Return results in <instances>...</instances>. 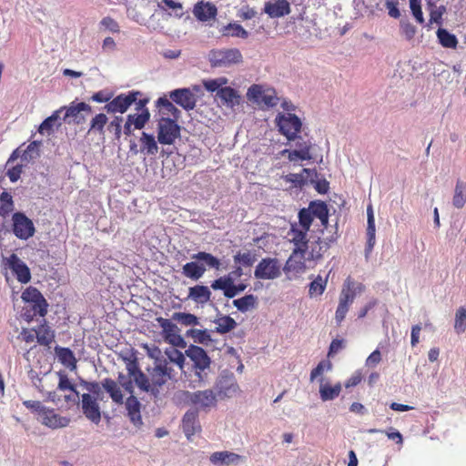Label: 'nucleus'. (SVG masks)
Segmentation results:
<instances>
[{"mask_svg":"<svg viewBox=\"0 0 466 466\" xmlns=\"http://www.w3.org/2000/svg\"><path fill=\"white\" fill-rule=\"evenodd\" d=\"M195 261L187 262L182 267V274L192 280L201 279L207 267L218 270L221 266L220 260L210 253L199 251L191 255Z\"/></svg>","mask_w":466,"mask_h":466,"instance_id":"1","label":"nucleus"},{"mask_svg":"<svg viewBox=\"0 0 466 466\" xmlns=\"http://www.w3.org/2000/svg\"><path fill=\"white\" fill-rule=\"evenodd\" d=\"M150 380L152 382L151 395L154 398H158L160 390L168 381H177V372L169 365L167 360L163 358L156 359L154 366L148 370Z\"/></svg>","mask_w":466,"mask_h":466,"instance_id":"2","label":"nucleus"},{"mask_svg":"<svg viewBox=\"0 0 466 466\" xmlns=\"http://www.w3.org/2000/svg\"><path fill=\"white\" fill-rule=\"evenodd\" d=\"M309 230H305L304 228H299L297 226H292L290 231L289 232V236L290 237V241L295 245V248L292 251L291 256L287 260L283 270L286 272H289L295 268L293 266V259L296 257H299L300 259L305 258V255L308 250V240H307V233Z\"/></svg>","mask_w":466,"mask_h":466,"instance_id":"3","label":"nucleus"},{"mask_svg":"<svg viewBox=\"0 0 466 466\" xmlns=\"http://www.w3.org/2000/svg\"><path fill=\"white\" fill-rule=\"evenodd\" d=\"M193 362L195 375L198 381L202 382L206 380L207 370L210 369L211 360L204 349L196 345H190L185 351Z\"/></svg>","mask_w":466,"mask_h":466,"instance_id":"4","label":"nucleus"},{"mask_svg":"<svg viewBox=\"0 0 466 466\" xmlns=\"http://www.w3.org/2000/svg\"><path fill=\"white\" fill-rule=\"evenodd\" d=\"M168 116H161L157 121V141L161 145H173L180 137V126Z\"/></svg>","mask_w":466,"mask_h":466,"instance_id":"5","label":"nucleus"},{"mask_svg":"<svg viewBox=\"0 0 466 466\" xmlns=\"http://www.w3.org/2000/svg\"><path fill=\"white\" fill-rule=\"evenodd\" d=\"M208 60L214 67H228L242 61V55L237 48L212 50Z\"/></svg>","mask_w":466,"mask_h":466,"instance_id":"6","label":"nucleus"},{"mask_svg":"<svg viewBox=\"0 0 466 466\" xmlns=\"http://www.w3.org/2000/svg\"><path fill=\"white\" fill-rule=\"evenodd\" d=\"M276 123L279 132L289 141L298 137L302 127L299 117L291 113L279 114L276 117Z\"/></svg>","mask_w":466,"mask_h":466,"instance_id":"7","label":"nucleus"},{"mask_svg":"<svg viewBox=\"0 0 466 466\" xmlns=\"http://www.w3.org/2000/svg\"><path fill=\"white\" fill-rule=\"evenodd\" d=\"M12 232L17 238L27 240L35 235V228L25 213L17 211L12 216Z\"/></svg>","mask_w":466,"mask_h":466,"instance_id":"8","label":"nucleus"},{"mask_svg":"<svg viewBox=\"0 0 466 466\" xmlns=\"http://www.w3.org/2000/svg\"><path fill=\"white\" fill-rule=\"evenodd\" d=\"M248 100L253 101L258 105H264L267 107H273L277 106L279 98L275 90L270 88H264L260 85H252L247 92Z\"/></svg>","mask_w":466,"mask_h":466,"instance_id":"9","label":"nucleus"},{"mask_svg":"<svg viewBox=\"0 0 466 466\" xmlns=\"http://www.w3.org/2000/svg\"><path fill=\"white\" fill-rule=\"evenodd\" d=\"M159 327L162 329V335L166 342L171 346L184 349L187 342L178 333V328L170 319L159 317L157 319Z\"/></svg>","mask_w":466,"mask_h":466,"instance_id":"10","label":"nucleus"},{"mask_svg":"<svg viewBox=\"0 0 466 466\" xmlns=\"http://www.w3.org/2000/svg\"><path fill=\"white\" fill-rule=\"evenodd\" d=\"M254 276L258 279H278L281 276V265L277 258H262L255 268Z\"/></svg>","mask_w":466,"mask_h":466,"instance_id":"11","label":"nucleus"},{"mask_svg":"<svg viewBox=\"0 0 466 466\" xmlns=\"http://www.w3.org/2000/svg\"><path fill=\"white\" fill-rule=\"evenodd\" d=\"M140 95L138 91H130L127 94H120L104 106V109L109 114H123L134 104L137 96Z\"/></svg>","mask_w":466,"mask_h":466,"instance_id":"12","label":"nucleus"},{"mask_svg":"<svg viewBox=\"0 0 466 466\" xmlns=\"http://www.w3.org/2000/svg\"><path fill=\"white\" fill-rule=\"evenodd\" d=\"M3 262L5 266L12 271L20 283L26 284L30 281V269L16 254L13 253L8 258H4Z\"/></svg>","mask_w":466,"mask_h":466,"instance_id":"13","label":"nucleus"},{"mask_svg":"<svg viewBox=\"0 0 466 466\" xmlns=\"http://www.w3.org/2000/svg\"><path fill=\"white\" fill-rule=\"evenodd\" d=\"M186 400L199 409H207L216 405L217 396L212 390L184 391Z\"/></svg>","mask_w":466,"mask_h":466,"instance_id":"14","label":"nucleus"},{"mask_svg":"<svg viewBox=\"0 0 466 466\" xmlns=\"http://www.w3.org/2000/svg\"><path fill=\"white\" fill-rule=\"evenodd\" d=\"M25 302L31 303L35 314L45 317L47 313V302L41 292L34 287L26 288L21 296Z\"/></svg>","mask_w":466,"mask_h":466,"instance_id":"15","label":"nucleus"},{"mask_svg":"<svg viewBox=\"0 0 466 466\" xmlns=\"http://www.w3.org/2000/svg\"><path fill=\"white\" fill-rule=\"evenodd\" d=\"M81 408L84 415L95 424L101 420L100 407L97 399L89 393L81 395Z\"/></svg>","mask_w":466,"mask_h":466,"instance_id":"16","label":"nucleus"},{"mask_svg":"<svg viewBox=\"0 0 466 466\" xmlns=\"http://www.w3.org/2000/svg\"><path fill=\"white\" fill-rule=\"evenodd\" d=\"M170 99L187 111L194 109L197 103L195 94L189 88H177L169 92Z\"/></svg>","mask_w":466,"mask_h":466,"instance_id":"17","label":"nucleus"},{"mask_svg":"<svg viewBox=\"0 0 466 466\" xmlns=\"http://www.w3.org/2000/svg\"><path fill=\"white\" fill-rule=\"evenodd\" d=\"M41 423L51 429H58L66 427L70 420L56 413L54 410L45 407L44 410L38 417Z\"/></svg>","mask_w":466,"mask_h":466,"instance_id":"18","label":"nucleus"},{"mask_svg":"<svg viewBox=\"0 0 466 466\" xmlns=\"http://www.w3.org/2000/svg\"><path fill=\"white\" fill-rule=\"evenodd\" d=\"M263 11L270 18H280L289 15L291 11L288 0H269L264 4Z\"/></svg>","mask_w":466,"mask_h":466,"instance_id":"19","label":"nucleus"},{"mask_svg":"<svg viewBox=\"0 0 466 466\" xmlns=\"http://www.w3.org/2000/svg\"><path fill=\"white\" fill-rule=\"evenodd\" d=\"M218 395L221 398H231L238 390V385L232 374L223 373L216 384Z\"/></svg>","mask_w":466,"mask_h":466,"instance_id":"20","label":"nucleus"},{"mask_svg":"<svg viewBox=\"0 0 466 466\" xmlns=\"http://www.w3.org/2000/svg\"><path fill=\"white\" fill-rule=\"evenodd\" d=\"M363 289L364 286L361 283L356 282L350 278H348L343 283L339 299L351 305L354 302L356 296L361 293Z\"/></svg>","mask_w":466,"mask_h":466,"instance_id":"21","label":"nucleus"},{"mask_svg":"<svg viewBox=\"0 0 466 466\" xmlns=\"http://www.w3.org/2000/svg\"><path fill=\"white\" fill-rule=\"evenodd\" d=\"M209 461L215 466L238 465L243 457L231 451H216L209 456Z\"/></svg>","mask_w":466,"mask_h":466,"instance_id":"22","label":"nucleus"},{"mask_svg":"<svg viewBox=\"0 0 466 466\" xmlns=\"http://www.w3.org/2000/svg\"><path fill=\"white\" fill-rule=\"evenodd\" d=\"M193 14L198 20L208 22L217 16L218 9L216 5L210 2L200 1L195 5Z\"/></svg>","mask_w":466,"mask_h":466,"instance_id":"23","label":"nucleus"},{"mask_svg":"<svg viewBox=\"0 0 466 466\" xmlns=\"http://www.w3.org/2000/svg\"><path fill=\"white\" fill-rule=\"evenodd\" d=\"M314 177H317L315 169L303 168L300 173H289L285 177V180L293 184L295 187H302L308 182L313 183Z\"/></svg>","mask_w":466,"mask_h":466,"instance_id":"24","label":"nucleus"},{"mask_svg":"<svg viewBox=\"0 0 466 466\" xmlns=\"http://www.w3.org/2000/svg\"><path fill=\"white\" fill-rule=\"evenodd\" d=\"M125 406L127 411V416L129 417L131 422L137 427L142 425V418L140 413L141 404L137 398L133 394H130V396L125 401Z\"/></svg>","mask_w":466,"mask_h":466,"instance_id":"25","label":"nucleus"},{"mask_svg":"<svg viewBox=\"0 0 466 466\" xmlns=\"http://www.w3.org/2000/svg\"><path fill=\"white\" fill-rule=\"evenodd\" d=\"M218 98L220 99L223 106L234 109L235 106L240 104V96L238 92L229 86L220 88L217 93Z\"/></svg>","mask_w":466,"mask_h":466,"instance_id":"26","label":"nucleus"},{"mask_svg":"<svg viewBox=\"0 0 466 466\" xmlns=\"http://www.w3.org/2000/svg\"><path fill=\"white\" fill-rule=\"evenodd\" d=\"M211 291L208 287L204 285H196L188 289L187 299L197 304H206L210 300Z\"/></svg>","mask_w":466,"mask_h":466,"instance_id":"27","label":"nucleus"},{"mask_svg":"<svg viewBox=\"0 0 466 466\" xmlns=\"http://www.w3.org/2000/svg\"><path fill=\"white\" fill-rule=\"evenodd\" d=\"M198 417V414L197 410H188L183 417V431L187 439L200 430Z\"/></svg>","mask_w":466,"mask_h":466,"instance_id":"28","label":"nucleus"},{"mask_svg":"<svg viewBox=\"0 0 466 466\" xmlns=\"http://www.w3.org/2000/svg\"><path fill=\"white\" fill-rule=\"evenodd\" d=\"M139 142L141 153L147 156H156L158 153V141L154 135L142 132Z\"/></svg>","mask_w":466,"mask_h":466,"instance_id":"29","label":"nucleus"},{"mask_svg":"<svg viewBox=\"0 0 466 466\" xmlns=\"http://www.w3.org/2000/svg\"><path fill=\"white\" fill-rule=\"evenodd\" d=\"M156 106L159 107V112L162 116H173V120H178L181 112L175 105L166 96L159 97L156 101Z\"/></svg>","mask_w":466,"mask_h":466,"instance_id":"30","label":"nucleus"},{"mask_svg":"<svg viewBox=\"0 0 466 466\" xmlns=\"http://www.w3.org/2000/svg\"><path fill=\"white\" fill-rule=\"evenodd\" d=\"M63 108L66 110L63 119L68 123L71 121L79 123L80 120H78L77 117L82 111L91 112V106L85 102H80L77 104L72 103L68 107Z\"/></svg>","mask_w":466,"mask_h":466,"instance_id":"31","label":"nucleus"},{"mask_svg":"<svg viewBox=\"0 0 466 466\" xmlns=\"http://www.w3.org/2000/svg\"><path fill=\"white\" fill-rule=\"evenodd\" d=\"M313 218H317L320 220L322 227L327 228L329 223V210L326 203L322 201H313L309 206Z\"/></svg>","mask_w":466,"mask_h":466,"instance_id":"32","label":"nucleus"},{"mask_svg":"<svg viewBox=\"0 0 466 466\" xmlns=\"http://www.w3.org/2000/svg\"><path fill=\"white\" fill-rule=\"evenodd\" d=\"M103 389L109 394L112 400L116 404H123V394L117 382L112 379L106 378L101 381Z\"/></svg>","mask_w":466,"mask_h":466,"instance_id":"33","label":"nucleus"},{"mask_svg":"<svg viewBox=\"0 0 466 466\" xmlns=\"http://www.w3.org/2000/svg\"><path fill=\"white\" fill-rule=\"evenodd\" d=\"M466 203V182L457 179L454 187L452 205L454 208L461 209Z\"/></svg>","mask_w":466,"mask_h":466,"instance_id":"34","label":"nucleus"},{"mask_svg":"<svg viewBox=\"0 0 466 466\" xmlns=\"http://www.w3.org/2000/svg\"><path fill=\"white\" fill-rule=\"evenodd\" d=\"M58 360L66 367L74 370L76 367V360L73 351L68 348H56Z\"/></svg>","mask_w":466,"mask_h":466,"instance_id":"35","label":"nucleus"},{"mask_svg":"<svg viewBox=\"0 0 466 466\" xmlns=\"http://www.w3.org/2000/svg\"><path fill=\"white\" fill-rule=\"evenodd\" d=\"M311 144L309 142H303V147L296 148L294 150L285 149L283 154L288 153V158L289 161L296 160H309L312 158L309 150Z\"/></svg>","mask_w":466,"mask_h":466,"instance_id":"36","label":"nucleus"},{"mask_svg":"<svg viewBox=\"0 0 466 466\" xmlns=\"http://www.w3.org/2000/svg\"><path fill=\"white\" fill-rule=\"evenodd\" d=\"M62 111H64V108L55 111L50 116L46 117L39 126L38 132L43 135L46 133L49 134L53 130L54 126H60V113Z\"/></svg>","mask_w":466,"mask_h":466,"instance_id":"37","label":"nucleus"},{"mask_svg":"<svg viewBox=\"0 0 466 466\" xmlns=\"http://www.w3.org/2000/svg\"><path fill=\"white\" fill-rule=\"evenodd\" d=\"M35 330L36 340L40 345L49 346L55 339V333L46 324L40 325Z\"/></svg>","mask_w":466,"mask_h":466,"instance_id":"38","label":"nucleus"},{"mask_svg":"<svg viewBox=\"0 0 466 466\" xmlns=\"http://www.w3.org/2000/svg\"><path fill=\"white\" fill-rule=\"evenodd\" d=\"M341 391V384L337 383L334 386L329 384H321L319 387V396L323 401H329L336 399Z\"/></svg>","mask_w":466,"mask_h":466,"instance_id":"39","label":"nucleus"},{"mask_svg":"<svg viewBox=\"0 0 466 466\" xmlns=\"http://www.w3.org/2000/svg\"><path fill=\"white\" fill-rule=\"evenodd\" d=\"M437 37L440 44L446 48H456L458 45V39L455 35L450 33L447 29L439 28L437 30Z\"/></svg>","mask_w":466,"mask_h":466,"instance_id":"40","label":"nucleus"},{"mask_svg":"<svg viewBox=\"0 0 466 466\" xmlns=\"http://www.w3.org/2000/svg\"><path fill=\"white\" fill-rule=\"evenodd\" d=\"M309 248V258L318 259L329 248V244L326 240H321L320 237H318L317 240L310 243Z\"/></svg>","mask_w":466,"mask_h":466,"instance_id":"41","label":"nucleus"},{"mask_svg":"<svg viewBox=\"0 0 466 466\" xmlns=\"http://www.w3.org/2000/svg\"><path fill=\"white\" fill-rule=\"evenodd\" d=\"M165 355L167 357L165 359L167 360L169 365H171V363H174L179 368V370H182L184 369L186 354H183L181 351H179L174 346H172L165 350Z\"/></svg>","mask_w":466,"mask_h":466,"instance_id":"42","label":"nucleus"},{"mask_svg":"<svg viewBox=\"0 0 466 466\" xmlns=\"http://www.w3.org/2000/svg\"><path fill=\"white\" fill-rule=\"evenodd\" d=\"M171 319L177 321L185 327L198 326L200 324L196 315L187 312H174Z\"/></svg>","mask_w":466,"mask_h":466,"instance_id":"43","label":"nucleus"},{"mask_svg":"<svg viewBox=\"0 0 466 466\" xmlns=\"http://www.w3.org/2000/svg\"><path fill=\"white\" fill-rule=\"evenodd\" d=\"M221 32L223 35H231L234 37H239L243 39L248 36V31L244 29L239 24L237 23H229L228 25L223 26Z\"/></svg>","mask_w":466,"mask_h":466,"instance_id":"44","label":"nucleus"},{"mask_svg":"<svg viewBox=\"0 0 466 466\" xmlns=\"http://www.w3.org/2000/svg\"><path fill=\"white\" fill-rule=\"evenodd\" d=\"M214 322L217 324L216 331L220 334L228 333L237 326V322L230 316H224L216 319Z\"/></svg>","mask_w":466,"mask_h":466,"instance_id":"45","label":"nucleus"},{"mask_svg":"<svg viewBox=\"0 0 466 466\" xmlns=\"http://www.w3.org/2000/svg\"><path fill=\"white\" fill-rule=\"evenodd\" d=\"M127 117L129 122L134 124L135 129H142L148 122L150 113L147 108H145L139 114H129Z\"/></svg>","mask_w":466,"mask_h":466,"instance_id":"46","label":"nucleus"},{"mask_svg":"<svg viewBox=\"0 0 466 466\" xmlns=\"http://www.w3.org/2000/svg\"><path fill=\"white\" fill-rule=\"evenodd\" d=\"M368 222L367 226V245L365 248V256L368 258L370 252L373 249V247L376 242L375 233H376V227H375V219L370 218V221Z\"/></svg>","mask_w":466,"mask_h":466,"instance_id":"47","label":"nucleus"},{"mask_svg":"<svg viewBox=\"0 0 466 466\" xmlns=\"http://www.w3.org/2000/svg\"><path fill=\"white\" fill-rule=\"evenodd\" d=\"M256 297L252 294L246 295L240 299H237L233 300V305L241 312H246L249 309L255 307L256 304Z\"/></svg>","mask_w":466,"mask_h":466,"instance_id":"48","label":"nucleus"},{"mask_svg":"<svg viewBox=\"0 0 466 466\" xmlns=\"http://www.w3.org/2000/svg\"><path fill=\"white\" fill-rule=\"evenodd\" d=\"M327 282V278L323 279L321 276H318L317 278H315L309 284V296L316 297L322 295L326 289Z\"/></svg>","mask_w":466,"mask_h":466,"instance_id":"49","label":"nucleus"},{"mask_svg":"<svg viewBox=\"0 0 466 466\" xmlns=\"http://www.w3.org/2000/svg\"><path fill=\"white\" fill-rule=\"evenodd\" d=\"M107 116L104 113L96 114L90 121V127L88 132H97L104 134L105 126L107 123Z\"/></svg>","mask_w":466,"mask_h":466,"instance_id":"50","label":"nucleus"},{"mask_svg":"<svg viewBox=\"0 0 466 466\" xmlns=\"http://www.w3.org/2000/svg\"><path fill=\"white\" fill-rule=\"evenodd\" d=\"M133 381L142 391L151 395L152 382L150 377L148 378L142 370L137 373L133 378Z\"/></svg>","mask_w":466,"mask_h":466,"instance_id":"51","label":"nucleus"},{"mask_svg":"<svg viewBox=\"0 0 466 466\" xmlns=\"http://www.w3.org/2000/svg\"><path fill=\"white\" fill-rule=\"evenodd\" d=\"M157 7L163 11H166L167 8L173 10L174 15L178 18L184 15L182 4L174 0H162L157 4Z\"/></svg>","mask_w":466,"mask_h":466,"instance_id":"52","label":"nucleus"},{"mask_svg":"<svg viewBox=\"0 0 466 466\" xmlns=\"http://www.w3.org/2000/svg\"><path fill=\"white\" fill-rule=\"evenodd\" d=\"M454 329L460 334L466 329V308L460 307L455 314Z\"/></svg>","mask_w":466,"mask_h":466,"instance_id":"53","label":"nucleus"},{"mask_svg":"<svg viewBox=\"0 0 466 466\" xmlns=\"http://www.w3.org/2000/svg\"><path fill=\"white\" fill-rule=\"evenodd\" d=\"M400 33L407 41H411L417 33V28L410 21L401 20L400 23Z\"/></svg>","mask_w":466,"mask_h":466,"instance_id":"54","label":"nucleus"},{"mask_svg":"<svg viewBox=\"0 0 466 466\" xmlns=\"http://www.w3.org/2000/svg\"><path fill=\"white\" fill-rule=\"evenodd\" d=\"M430 5V23L441 25L442 24V15L446 12V7L443 5L436 6L431 3H429Z\"/></svg>","mask_w":466,"mask_h":466,"instance_id":"55","label":"nucleus"},{"mask_svg":"<svg viewBox=\"0 0 466 466\" xmlns=\"http://www.w3.org/2000/svg\"><path fill=\"white\" fill-rule=\"evenodd\" d=\"M187 336L191 337L195 342L200 344H206L208 341L211 340L210 335L206 329H191L187 331Z\"/></svg>","mask_w":466,"mask_h":466,"instance_id":"56","label":"nucleus"},{"mask_svg":"<svg viewBox=\"0 0 466 466\" xmlns=\"http://www.w3.org/2000/svg\"><path fill=\"white\" fill-rule=\"evenodd\" d=\"M256 261V256L251 252H238L234 256V262L244 267H250Z\"/></svg>","mask_w":466,"mask_h":466,"instance_id":"57","label":"nucleus"},{"mask_svg":"<svg viewBox=\"0 0 466 466\" xmlns=\"http://www.w3.org/2000/svg\"><path fill=\"white\" fill-rule=\"evenodd\" d=\"M40 144L41 143L38 141L31 142L25 150L22 156V159L25 161H29L31 159L37 157L39 156Z\"/></svg>","mask_w":466,"mask_h":466,"instance_id":"58","label":"nucleus"},{"mask_svg":"<svg viewBox=\"0 0 466 466\" xmlns=\"http://www.w3.org/2000/svg\"><path fill=\"white\" fill-rule=\"evenodd\" d=\"M409 2L413 17L419 24L422 25L425 20L421 10V0H410Z\"/></svg>","mask_w":466,"mask_h":466,"instance_id":"59","label":"nucleus"},{"mask_svg":"<svg viewBox=\"0 0 466 466\" xmlns=\"http://www.w3.org/2000/svg\"><path fill=\"white\" fill-rule=\"evenodd\" d=\"M313 216L309 208H302L299 212V226L305 230H309L311 223L313 221Z\"/></svg>","mask_w":466,"mask_h":466,"instance_id":"60","label":"nucleus"},{"mask_svg":"<svg viewBox=\"0 0 466 466\" xmlns=\"http://www.w3.org/2000/svg\"><path fill=\"white\" fill-rule=\"evenodd\" d=\"M81 386L84 387L86 390L88 391L90 395L96 397L97 400L100 399V394L102 392V385L96 381H86L83 380L81 382Z\"/></svg>","mask_w":466,"mask_h":466,"instance_id":"61","label":"nucleus"},{"mask_svg":"<svg viewBox=\"0 0 466 466\" xmlns=\"http://www.w3.org/2000/svg\"><path fill=\"white\" fill-rule=\"evenodd\" d=\"M118 384L129 394H134L133 379L128 375L119 373L117 377Z\"/></svg>","mask_w":466,"mask_h":466,"instance_id":"62","label":"nucleus"},{"mask_svg":"<svg viewBox=\"0 0 466 466\" xmlns=\"http://www.w3.org/2000/svg\"><path fill=\"white\" fill-rule=\"evenodd\" d=\"M332 368L330 361L322 360L320 361L316 368H314L310 372V380L313 381L317 377L320 376L325 370L329 371Z\"/></svg>","mask_w":466,"mask_h":466,"instance_id":"63","label":"nucleus"},{"mask_svg":"<svg viewBox=\"0 0 466 466\" xmlns=\"http://www.w3.org/2000/svg\"><path fill=\"white\" fill-rule=\"evenodd\" d=\"M122 116H115V118L107 126V130L113 133L116 138H120L122 133Z\"/></svg>","mask_w":466,"mask_h":466,"instance_id":"64","label":"nucleus"}]
</instances>
